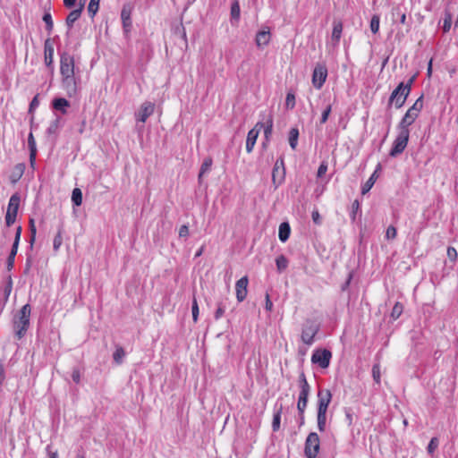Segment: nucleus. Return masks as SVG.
<instances>
[{
    "label": "nucleus",
    "instance_id": "nucleus-8",
    "mask_svg": "<svg viewBox=\"0 0 458 458\" xmlns=\"http://www.w3.org/2000/svg\"><path fill=\"white\" fill-rule=\"evenodd\" d=\"M332 358V352L327 349L315 350L311 355V362L318 364L321 369L328 368Z\"/></svg>",
    "mask_w": 458,
    "mask_h": 458
},
{
    "label": "nucleus",
    "instance_id": "nucleus-21",
    "mask_svg": "<svg viewBox=\"0 0 458 458\" xmlns=\"http://www.w3.org/2000/svg\"><path fill=\"white\" fill-rule=\"evenodd\" d=\"M83 7H84V4L81 3L79 8L72 10L67 15L66 20H65V24L69 30L72 28L74 22L81 17Z\"/></svg>",
    "mask_w": 458,
    "mask_h": 458
},
{
    "label": "nucleus",
    "instance_id": "nucleus-25",
    "mask_svg": "<svg viewBox=\"0 0 458 458\" xmlns=\"http://www.w3.org/2000/svg\"><path fill=\"white\" fill-rule=\"evenodd\" d=\"M381 165L380 164L377 165L376 170L374 173L370 175V177L367 180V182L361 186V194H366L370 191V189L373 187L375 182H376V174L380 169Z\"/></svg>",
    "mask_w": 458,
    "mask_h": 458
},
{
    "label": "nucleus",
    "instance_id": "nucleus-29",
    "mask_svg": "<svg viewBox=\"0 0 458 458\" xmlns=\"http://www.w3.org/2000/svg\"><path fill=\"white\" fill-rule=\"evenodd\" d=\"M212 164H213V161H212L211 157H206L204 159V161L200 166V170H199V176H198L199 182H200L202 179V176L210 170Z\"/></svg>",
    "mask_w": 458,
    "mask_h": 458
},
{
    "label": "nucleus",
    "instance_id": "nucleus-20",
    "mask_svg": "<svg viewBox=\"0 0 458 458\" xmlns=\"http://www.w3.org/2000/svg\"><path fill=\"white\" fill-rule=\"evenodd\" d=\"M28 147L30 150V164L32 168H34L36 163L37 157V145L36 140L34 139L33 133L30 131L28 136Z\"/></svg>",
    "mask_w": 458,
    "mask_h": 458
},
{
    "label": "nucleus",
    "instance_id": "nucleus-14",
    "mask_svg": "<svg viewBox=\"0 0 458 458\" xmlns=\"http://www.w3.org/2000/svg\"><path fill=\"white\" fill-rule=\"evenodd\" d=\"M263 125L264 124L262 122H258L255 124V126L249 131L246 140V151L248 153H250L253 150V148L256 144L257 139Z\"/></svg>",
    "mask_w": 458,
    "mask_h": 458
},
{
    "label": "nucleus",
    "instance_id": "nucleus-33",
    "mask_svg": "<svg viewBox=\"0 0 458 458\" xmlns=\"http://www.w3.org/2000/svg\"><path fill=\"white\" fill-rule=\"evenodd\" d=\"M276 269L279 273L284 271L288 267V259L284 255H279L276 259Z\"/></svg>",
    "mask_w": 458,
    "mask_h": 458
},
{
    "label": "nucleus",
    "instance_id": "nucleus-52",
    "mask_svg": "<svg viewBox=\"0 0 458 458\" xmlns=\"http://www.w3.org/2000/svg\"><path fill=\"white\" fill-rule=\"evenodd\" d=\"M123 30L125 36H128L132 28V21L131 18H128V20H122Z\"/></svg>",
    "mask_w": 458,
    "mask_h": 458
},
{
    "label": "nucleus",
    "instance_id": "nucleus-43",
    "mask_svg": "<svg viewBox=\"0 0 458 458\" xmlns=\"http://www.w3.org/2000/svg\"><path fill=\"white\" fill-rule=\"evenodd\" d=\"M451 26H452V14L448 11H445V18L443 21V26H442L443 31L445 33L448 32L451 29Z\"/></svg>",
    "mask_w": 458,
    "mask_h": 458
},
{
    "label": "nucleus",
    "instance_id": "nucleus-57",
    "mask_svg": "<svg viewBox=\"0 0 458 458\" xmlns=\"http://www.w3.org/2000/svg\"><path fill=\"white\" fill-rule=\"evenodd\" d=\"M331 111H332L331 105H328L325 108V110L322 112L321 118H320V124H323V123H325L327 121L328 116H329Z\"/></svg>",
    "mask_w": 458,
    "mask_h": 458
},
{
    "label": "nucleus",
    "instance_id": "nucleus-23",
    "mask_svg": "<svg viewBox=\"0 0 458 458\" xmlns=\"http://www.w3.org/2000/svg\"><path fill=\"white\" fill-rule=\"evenodd\" d=\"M25 168L24 163H19L14 165L10 174V181L13 184H15L22 177Z\"/></svg>",
    "mask_w": 458,
    "mask_h": 458
},
{
    "label": "nucleus",
    "instance_id": "nucleus-26",
    "mask_svg": "<svg viewBox=\"0 0 458 458\" xmlns=\"http://www.w3.org/2000/svg\"><path fill=\"white\" fill-rule=\"evenodd\" d=\"M270 40V32L261 30L257 33L256 44L258 47L267 46Z\"/></svg>",
    "mask_w": 458,
    "mask_h": 458
},
{
    "label": "nucleus",
    "instance_id": "nucleus-54",
    "mask_svg": "<svg viewBox=\"0 0 458 458\" xmlns=\"http://www.w3.org/2000/svg\"><path fill=\"white\" fill-rule=\"evenodd\" d=\"M397 235V230L394 225H389L386 232V238L387 240H394Z\"/></svg>",
    "mask_w": 458,
    "mask_h": 458
},
{
    "label": "nucleus",
    "instance_id": "nucleus-41",
    "mask_svg": "<svg viewBox=\"0 0 458 458\" xmlns=\"http://www.w3.org/2000/svg\"><path fill=\"white\" fill-rule=\"evenodd\" d=\"M29 226H30V248H32L33 244L35 242L36 234H37V228H36L34 218H30Z\"/></svg>",
    "mask_w": 458,
    "mask_h": 458
},
{
    "label": "nucleus",
    "instance_id": "nucleus-7",
    "mask_svg": "<svg viewBox=\"0 0 458 458\" xmlns=\"http://www.w3.org/2000/svg\"><path fill=\"white\" fill-rule=\"evenodd\" d=\"M409 132H406L403 130V131H398V135L394 139L393 146L389 151V156L391 157H396L404 151L409 141Z\"/></svg>",
    "mask_w": 458,
    "mask_h": 458
},
{
    "label": "nucleus",
    "instance_id": "nucleus-12",
    "mask_svg": "<svg viewBox=\"0 0 458 458\" xmlns=\"http://www.w3.org/2000/svg\"><path fill=\"white\" fill-rule=\"evenodd\" d=\"M327 77V69L325 64H318L312 74V84L317 89H320Z\"/></svg>",
    "mask_w": 458,
    "mask_h": 458
},
{
    "label": "nucleus",
    "instance_id": "nucleus-40",
    "mask_svg": "<svg viewBox=\"0 0 458 458\" xmlns=\"http://www.w3.org/2000/svg\"><path fill=\"white\" fill-rule=\"evenodd\" d=\"M63 226L58 228L57 233L54 238L53 248L55 250H58L63 243Z\"/></svg>",
    "mask_w": 458,
    "mask_h": 458
},
{
    "label": "nucleus",
    "instance_id": "nucleus-35",
    "mask_svg": "<svg viewBox=\"0 0 458 458\" xmlns=\"http://www.w3.org/2000/svg\"><path fill=\"white\" fill-rule=\"evenodd\" d=\"M392 15L394 21H399L402 24L406 22V14L401 10L399 6L393 9Z\"/></svg>",
    "mask_w": 458,
    "mask_h": 458
},
{
    "label": "nucleus",
    "instance_id": "nucleus-49",
    "mask_svg": "<svg viewBox=\"0 0 458 458\" xmlns=\"http://www.w3.org/2000/svg\"><path fill=\"white\" fill-rule=\"evenodd\" d=\"M380 19L378 15H373L370 21V30L376 34L379 30Z\"/></svg>",
    "mask_w": 458,
    "mask_h": 458
},
{
    "label": "nucleus",
    "instance_id": "nucleus-13",
    "mask_svg": "<svg viewBox=\"0 0 458 458\" xmlns=\"http://www.w3.org/2000/svg\"><path fill=\"white\" fill-rule=\"evenodd\" d=\"M318 412L327 413L332 401V393L329 389L320 388L318 391Z\"/></svg>",
    "mask_w": 458,
    "mask_h": 458
},
{
    "label": "nucleus",
    "instance_id": "nucleus-45",
    "mask_svg": "<svg viewBox=\"0 0 458 458\" xmlns=\"http://www.w3.org/2000/svg\"><path fill=\"white\" fill-rule=\"evenodd\" d=\"M100 0H90L88 5V12L91 17H94L98 11Z\"/></svg>",
    "mask_w": 458,
    "mask_h": 458
},
{
    "label": "nucleus",
    "instance_id": "nucleus-16",
    "mask_svg": "<svg viewBox=\"0 0 458 458\" xmlns=\"http://www.w3.org/2000/svg\"><path fill=\"white\" fill-rule=\"evenodd\" d=\"M155 106L151 102H145L140 106V110L135 114L136 120L145 123L154 113Z\"/></svg>",
    "mask_w": 458,
    "mask_h": 458
},
{
    "label": "nucleus",
    "instance_id": "nucleus-59",
    "mask_svg": "<svg viewBox=\"0 0 458 458\" xmlns=\"http://www.w3.org/2000/svg\"><path fill=\"white\" fill-rule=\"evenodd\" d=\"M224 313H225V307L221 303H219L218 307L215 312V315H214L215 319L218 320L219 318H221L223 317Z\"/></svg>",
    "mask_w": 458,
    "mask_h": 458
},
{
    "label": "nucleus",
    "instance_id": "nucleus-64",
    "mask_svg": "<svg viewBox=\"0 0 458 458\" xmlns=\"http://www.w3.org/2000/svg\"><path fill=\"white\" fill-rule=\"evenodd\" d=\"M265 309L268 311H271L273 309V302L270 300L269 294H266V303H265Z\"/></svg>",
    "mask_w": 458,
    "mask_h": 458
},
{
    "label": "nucleus",
    "instance_id": "nucleus-10",
    "mask_svg": "<svg viewBox=\"0 0 458 458\" xmlns=\"http://www.w3.org/2000/svg\"><path fill=\"white\" fill-rule=\"evenodd\" d=\"M285 177L284 157H280L275 163L272 171V182L276 188L283 183Z\"/></svg>",
    "mask_w": 458,
    "mask_h": 458
},
{
    "label": "nucleus",
    "instance_id": "nucleus-47",
    "mask_svg": "<svg viewBox=\"0 0 458 458\" xmlns=\"http://www.w3.org/2000/svg\"><path fill=\"white\" fill-rule=\"evenodd\" d=\"M241 8L238 1H234L231 5V16L234 20H239Z\"/></svg>",
    "mask_w": 458,
    "mask_h": 458
},
{
    "label": "nucleus",
    "instance_id": "nucleus-38",
    "mask_svg": "<svg viewBox=\"0 0 458 458\" xmlns=\"http://www.w3.org/2000/svg\"><path fill=\"white\" fill-rule=\"evenodd\" d=\"M124 356H125V352H124L123 348L121 346H117L113 354L114 361L116 364H121L123 361Z\"/></svg>",
    "mask_w": 458,
    "mask_h": 458
},
{
    "label": "nucleus",
    "instance_id": "nucleus-31",
    "mask_svg": "<svg viewBox=\"0 0 458 458\" xmlns=\"http://www.w3.org/2000/svg\"><path fill=\"white\" fill-rule=\"evenodd\" d=\"M343 31V24L341 21H334V27L332 31V39L336 43L339 42Z\"/></svg>",
    "mask_w": 458,
    "mask_h": 458
},
{
    "label": "nucleus",
    "instance_id": "nucleus-22",
    "mask_svg": "<svg viewBox=\"0 0 458 458\" xmlns=\"http://www.w3.org/2000/svg\"><path fill=\"white\" fill-rule=\"evenodd\" d=\"M70 102L64 98H55L52 101V107L61 112L63 114H67V108L70 107Z\"/></svg>",
    "mask_w": 458,
    "mask_h": 458
},
{
    "label": "nucleus",
    "instance_id": "nucleus-37",
    "mask_svg": "<svg viewBox=\"0 0 458 458\" xmlns=\"http://www.w3.org/2000/svg\"><path fill=\"white\" fill-rule=\"evenodd\" d=\"M72 202L74 206H81L82 203V192L79 188H74L72 192Z\"/></svg>",
    "mask_w": 458,
    "mask_h": 458
},
{
    "label": "nucleus",
    "instance_id": "nucleus-60",
    "mask_svg": "<svg viewBox=\"0 0 458 458\" xmlns=\"http://www.w3.org/2000/svg\"><path fill=\"white\" fill-rule=\"evenodd\" d=\"M72 378L76 383L79 384L81 381V372L78 368H74L72 372Z\"/></svg>",
    "mask_w": 458,
    "mask_h": 458
},
{
    "label": "nucleus",
    "instance_id": "nucleus-56",
    "mask_svg": "<svg viewBox=\"0 0 458 458\" xmlns=\"http://www.w3.org/2000/svg\"><path fill=\"white\" fill-rule=\"evenodd\" d=\"M39 106L38 94H37L30 103L29 113L33 114L36 108Z\"/></svg>",
    "mask_w": 458,
    "mask_h": 458
},
{
    "label": "nucleus",
    "instance_id": "nucleus-36",
    "mask_svg": "<svg viewBox=\"0 0 458 458\" xmlns=\"http://www.w3.org/2000/svg\"><path fill=\"white\" fill-rule=\"evenodd\" d=\"M60 123H61V118L57 116L55 120H53L50 123L48 128L47 129V133L48 135L57 134L59 128H60Z\"/></svg>",
    "mask_w": 458,
    "mask_h": 458
},
{
    "label": "nucleus",
    "instance_id": "nucleus-51",
    "mask_svg": "<svg viewBox=\"0 0 458 458\" xmlns=\"http://www.w3.org/2000/svg\"><path fill=\"white\" fill-rule=\"evenodd\" d=\"M372 377L374 381L379 385L380 384V365L376 363L372 367Z\"/></svg>",
    "mask_w": 458,
    "mask_h": 458
},
{
    "label": "nucleus",
    "instance_id": "nucleus-18",
    "mask_svg": "<svg viewBox=\"0 0 458 458\" xmlns=\"http://www.w3.org/2000/svg\"><path fill=\"white\" fill-rule=\"evenodd\" d=\"M260 116L262 117V120L260 122H262L264 124L262 128L264 129L265 140L267 142H268L273 132V115L271 113H268L267 114H261Z\"/></svg>",
    "mask_w": 458,
    "mask_h": 458
},
{
    "label": "nucleus",
    "instance_id": "nucleus-2",
    "mask_svg": "<svg viewBox=\"0 0 458 458\" xmlns=\"http://www.w3.org/2000/svg\"><path fill=\"white\" fill-rule=\"evenodd\" d=\"M414 80L415 76H412L411 78L409 79L407 83L400 82L398 84V86L394 89V91L390 95L387 105L388 107L394 104V106L396 108H401L404 105L411 92V85L414 82Z\"/></svg>",
    "mask_w": 458,
    "mask_h": 458
},
{
    "label": "nucleus",
    "instance_id": "nucleus-53",
    "mask_svg": "<svg viewBox=\"0 0 458 458\" xmlns=\"http://www.w3.org/2000/svg\"><path fill=\"white\" fill-rule=\"evenodd\" d=\"M285 105L287 108L293 109L295 106V96L293 93L288 92L286 95Z\"/></svg>",
    "mask_w": 458,
    "mask_h": 458
},
{
    "label": "nucleus",
    "instance_id": "nucleus-62",
    "mask_svg": "<svg viewBox=\"0 0 458 458\" xmlns=\"http://www.w3.org/2000/svg\"><path fill=\"white\" fill-rule=\"evenodd\" d=\"M21 230H22L21 226H18L16 228L15 237H14V241H13V244H16L17 246H19V242H20L21 235Z\"/></svg>",
    "mask_w": 458,
    "mask_h": 458
},
{
    "label": "nucleus",
    "instance_id": "nucleus-46",
    "mask_svg": "<svg viewBox=\"0 0 458 458\" xmlns=\"http://www.w3.org/2000/svg\"><path fill=\"white\" fill-rule=\"evenodd\" d=\"M132 6L130 4H123L121 11V20H128L131 18Z\"/></svg>",
    "mask_w": 458,
    "mask_h": 458
},
{
    "label": "nucleus",
    "instance_id": "nucleus-50",
    "mask_svg": "<svg viewBox=\"0 0 458 458\" xmlns=\"http://www.w3.org/2000/svg\"><path fill=\"white\" fill-rule=\"evenodd\" d=\"M439 440L437 437H434L429 441L427 451L429 454H433V453L436 451V449L438 447Z\"/></svg>",
    "mask_w": 458,
    "mask_h": 458
},
{
    "label": "nucleus",
    "instance_id": "nucleus-1",
    "mask_svg": "<svg viewBox=\"0 0 458 458\" xmlns=\"http://www.w3.org/2000/svg\"><path fill=\"white\" fill-rule=\"evenodd\" d=\"M31 307L29 303L23 305L13 318V330L17 339L23 338L30 327Z\"/></svg>",
    "mask_w": 458,
    "mask_h": 458
},
{
    "label": "nucleus",
    "instance_id": "nucleus-3",
    "mask_svg": "<svg viewBox=\"0 0 458 458\" xmlns=\"http://www.w3.org/2000/svg\"><path fill=\"white\" fill-rule=\"evenodd\" d=\"M298 384L300 387V394L297 402V410L302 411L306 410L307 408L309 396L310 394V386L306 379L304 372L300 374Z\"/></svg>",
    "mask_w": 458,
    "mask_h": 458
},
{
    "label": "nucleus",
    "instance_id": "nucleus-48",
    "mask_svg": "<svg viewBox=\"0 0 458 458\" xmlns=\"http://www.w3.org/2000/svg\"><path fill=\"white\" fill-rule=\"evenodd\" d=\"M358 212H360V204L359 200L355 199L352 204V209L350 213V218L352 219V221H355L356 215Z\"/></svg>",
    "mask_w": 458,
    "mask_h": 458
},
{
    "label": "nucleus",
    "instance_id": "nucleus-5",
    "mask_svg": "<svg viewBox=\"0 0 458 458\" xmlns=\"http://www.w3.org/2000/svg\"><path fill=\"white\" fill-rule=\"evenodd\" d=\"M320 449V439L316 432H310L304 444V454L307 458H317Z\"/></svg>",
    "mask_w": 458,
    "mask_h": 458
},
{
    "label": "nucleus",
    "instance_id": "nucleus-39",
    "mask_svg": "<svg viewBox=\"0 0 458 458\" xmlns=\"http://www.w3.org/2000/svg\"><path fill=\"white\" fill-rule=\"evenodd\" d=\"M317 422L318 430L324 432L327 425V413L318 412Z\"/></svg>",
    "mask_w": 458,
    "mask_h": 458
},
{
    "label": "nucleus",
    "instance_id": "nucleus-9",
    "mask_svg": "<svg viewBox=\"0 0 458 458\" xmlns=\"http://www.w3.org/2000/svg\"><path fill=\"white\" fill-rule=\"evenodd\" d=\"M60 73L61 75L75 74L74 58L68 52L60 54Z\"/></svg>",
    "mask_w": 458,
    "mask_h": 458
},
{
    "label": "nucleus",
    "instance_id": "nucleus-61",
    "mask_svg": "<svg viewBox=\"0 0 458 458\" xmlns=\"http://www.w3.org/2000/svg\"><path fill=\"white\" fill-rule=\"evenodd\" d=\"M189 235V227L186 225H183L179 229V236L180 237H187Z\"/></svg>",
    "mask_w": 458,
    "mask_h": 458
},
{
    "label": "nucleus",
    "instance_id": "nucleus-32",
    "mask_svg": "<svg viewBox=\"0 0 458 458\" xmlns=\"http://www.w3.org/2000/svg\"><path fill=\"white\" fill-rule=\"evenodd\" d=\"M423 107V96L421 95L414 104L408 109L409 112L412 113L417 117Z\"/></svg>",
    "mask_w": 458,
    "mask_h": 458
},
{
    "label": "nucleus",
    "instance_id": "nucleus-11",
    "mask_svg": "<svg viewBox=\"0 0 458 458\" xmlns=\"http://www.w3.org/2000/svg\"><path fill=\"white\" fill-rule=\"evenodd\" d=\"M62 76V87L66 91L68 97L72 98L77 94L79 79L75 77V74L61 75Z\"/></svg>",
    "mask_w": 458,
    "mask_h": 458
},
{
    "label": "nucleus",
    "instance_id": "nucleus-42",
    "mask_svg": "<svg viewBox=\"0 0 458 458\" xmlns=\"http://www.w3.org/2000/svg\"><path fill=\"white\" fill-rule=\"evenodd\" d=\"M403 306L401 302H396L393 309H392V311H391V318L394 319V320H396L397 318H400V316L402 315L403 313Z\"/></svg>",
    "mask_w": 458,
    "mask_h": 458
},
{
    "label": "nucleus",
    "instance_id": "nucleus-58",
    "mask_svg": "<svg viewBox=\"0 0 458 458\" xmlns=\"http://www.w3.org/2000/svg\"><path fill=\"white\" fill-rule=\"evenodd\" d=\"M457 256L458 255H457V251H456L455 248L449 246L447 248V257H448V259L450 260H452V261H455L456 259H457Z\"/></svg>",
    "mask_w": 458,
    "mask_h": 458
},
{
    "label": "nucleus",
    "instance_id": "nucleus-63",
    "mask_svg": "<svg viewBox=\"0 0 458 458\" xmlns=\"http://www.w3.org/2000/svg\"><path fill=\"white\" fill-rule=\"evenodd\" d=\"M327 170V164L324 162L321 163L318 169V176L321 177L322 175H324L326 174Z\"/></svg>",
    "mask_w": 458,
    "mask_h": 458
},
{
    "label": "nucleus",
    "instance_id": "nucleus-17",
    "mask_svg": "<svg viewBox=\"0 0 458 458\" xmlns=\"http://www.w3.org/2000/svg\"><path fill=\"white\" fill-rule=\"evenodd\" d=\"M248 277L243 276L240 278L235 284V291H236V298L239 302H242L245 300L248 293Z\"/></svg>",
    "mask_w": 458,
    "mask_h": 458
},
{
    "label": "nucleus",
    "instance_id": "nucleus-19",
    "mask_svg": "<svg viewBox=\"0 0 458 458\" xmlns=\"http://www.w3.org/2000/svg\"><path fill=\"white\" fill-rule=\"evenodd\" d=\"M417 118L418 117L416 115H414L412 113L407 110V112L405 113V114L403 115V117L401 119L400 123L397 125L398 131H403V130L406 132L410 133L409 126H411Z\"/></svg>",
    "mask_w": 458,
    "mask_h": 458
},
{
    "label": "nucleus",
    "instance_id": "nucleus-44",
    "mask_svg": "<svg viewBox=\"0 0 458 458\" xmlns=\"http://www.w3.org/2000/svg\"><path fill=\"white\" fill-rule=\"evenodd\" d=\"M43 21L46 24V30H47L48 34H50L53 30L54 23L52 20V15L49 12L44 13Z\"/></svg>",
    "mask_w": 458,
    "mask_h": 458
},
{
    "label": "nucleus",
    "instance_id": "nucleus-28",
    "mask_svg": "<svg viewBox=\"0 0 458 458\" xmlns=\"http://www.w3.org/2000/svg\"><path fill=\"white\" fill-rule=\"evenodd\" d=\"M18 247L19 246H17L16 244H13L12 246V250L6 260V268L8 271H11L13 268L14 259L18 251Z\"/></svg>",
    "mask_w": 458,
    "mask_h": 458
},
{
    "label": "nucleus",
    "instance_id": "nucleus-6",
    "mask_svg": "<svg viewBox=\"0 0 458 458\" xmlns=\"http://www.w3.org/2000/svg\"><path fill=\"white\" fill-rule=\"evenodd\" d=\"M21 203V196L18 192L13 193L8 203L6 215H5V224L7 226H11L14 224L18 213V209Z\"/></svg>",
    "mask_w": 458,
    "mask_h": 458
},
{
    "label": "nucleus",
    "instance_id": "nucleus-55",
    "mask_svg": "<svg viewBox=\"0 0 458 458\" xmlns=\"http://www.w3.org/2000/svg\"><path fill=\"white\" fill-rule=\"evenodd\" d=\"M191 313H192V319L194 322H197L198 317H199V305L197 302L196 298H193L192 305H191Z\"/></svg>",
    "mask_w": 458,
    "mask_h": 458
},
{
    "label": "nucleus",
    "instance_id": "nucleus-4",
    "mask_svg": "<svg viewBox=\"0 0 458 458\" xmlns=\"http://www.w3.org/2000/svg\"><path fill=\"white\" fill-rule=\"evenodd\" d=\"M319 331V325L314 320L307 319L302 325L301 338L307 344L311 345L315 341V336Z\"/></svg>",
    "mask_w": 458,
    "mask_h": 458
},
{
    "label": "nucleus",
    "instance_id": "nucleus-24",
    "mask_svg": "<svg viewBox=\"0 0 458 458\" xmlns=\"http://www.w3.org/2000/svg\"><path fill=\"white\" fill-rule=\"evenodd\" d=\"M291 233V227L288 222H283L279 225L278 238L282 242H285Z\"/></svg>",
    "mask_w": 458,
    "mask_h": 458
},
{
    "label": "nucleus",
    "instance_id": "nucleus-34",
    "mask_svg": "<svg viewBox=\"0 0 458 458\" xmlns=\"http://www.w3.org/2000/svg\"><path fill=\"white\" fill-rule=\"evenodd\" d=\"M12 290H13V280H12V276H8L6 284L4 288V296H3L4 305H5V303L8 301V299L12 293Z\"/></svg>",
    "mask_w": 458,
    "mask_h": 458
},
{
    "label": "nucleus",
    "instance_id": "nucleus-30",
    "mask_svg": "<svg viewBox=\"0 0 458 458\" xmlns=\"http://www.w3.org/2000/svg\"><path fill=\"white\" fill-rule=\"evenodd\" d=\"M282 411H283V407L281 405L274 413L273 421H272V429L274 432L278 431L280 428Z\"/></svg>",
    "mask_w": 458,
    "mask_h": 458
},
{
    "label": "nucleus",
    "instance_id": "nucleus-15",
    "mask_svg": "<svg viewBox=\"0 0 458 458\" xmlns=\"http://www.w3.org/2000/svg\"><path fill=\"white\" fill-rule=\"evenodd\" d=\"M44 59L46 66L54 73V45L50 38L46 39L44 43Z\"/></svg>",
    "mask_w": 458,
    "mask_h": 458
},
{
    "label": "nucleus",
    "instance_id": "nucleus-27",
    "mask_svg": "<svg viewBox=\"0 0 458 458\" xmlns=\"http://www.w3.org/2000/svg\"><path fill=\"white\" fill-rule=\"evenodd\" d=\"M299 135H300V132H299L298 128H292L289 131L288 141H289V145L293 150H295L297 148Z\"/></svg>",
    "mask_w": 458,
    "mask_h": 458
}]
</instances>
